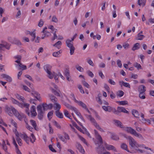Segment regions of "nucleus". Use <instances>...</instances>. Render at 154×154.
<instances>
[{
    "label": "nucleus",
    "instance_id": "obj_13",
    "mask_svg": "<svg viewBox=\"0 0 154 154\" xmlns=\"http://www.w3.org/2000/svg\"><path fill=\"white\" fill-rule=\"evenodd\" d=\"M31 94L38 100H41L40 95L38 92L35 91H32Z\"/></svg>",
    "mask_w": 154,
    "mask_h": 154
},
{
    "label": "nucleus",
    "instance_id": "obj_28",
    "mask_svg": "<svg viewBox=\"0 0 154 154\" xmlns=\"http://www.w3.org/2000/svg\"><path fill=\"white\" fill-rule=\"evenodd\" d=\"M16 98L19 100L22 101L23 102H24L25 100V98L24 97L18 94H17L16 95Z\"/></svg>",
    "mask_w": 154,
    "mask_h": 154
},
{
    "label": "nucleus",
    "instance_id": "obj_57",
    "mask_svg": "<svg viewBox=\"0 0 154 154\" xmlns=\"http://www.w3.org/2000/svg\"><path fill=\"white\" fill-rule=\"evenodd\" d=\"M16 139L18 144L20 146H21L22 144L21 139L20 137H18L16 138Z\"/></svg>",
    "mask_w": 154,
    "mask_h": 154
},
{
    "label": "nucleus",
    "instance_id": "obj_39",
    "mask_svg": "<svg viewBox=\"0 0 154 154\" xmlns=\"http://www.w3.org/2000/svg\"><path fill=\"white\" fill-rule=\"evenodd\" d=\"M64 105L66 106V107L67 108L72 110H73V109L75 107H74L71 106L70 104L66 103H64Z\"/></svg>",
    "mask_w": 154,
    "mask_h": 154
},
{
    "label": "nucleus",
    "instance_id": "obj_15",
    "mask_svg": "<svg viewBox=\"0 0 154 154\" xmlns=\"http://www.w3.org/2000/svg\"><path fill=\"white\" fill-rule=\"evenodd\" d=\"M31 124L32 125L34 129L36 131H38L39 128L37 125L35 121L33 120H31L30 121Z\"/></svg>",
    "mask_w": 154,
    "mask_h": 154
},
{
    "label": "nucleus",
    "instance_id": "obj_27",
    "mask_svg": "<svg viewBox=\"0 0 154 154\" xmlns=\"http://www.w3.org/2000/svg\"><path fill=\"white\" fill-rule=\"evenodd\" d=\"M115 123L116 124L118 127H120L121 128H123V125L122 123L119 120H115L114 121Z\"/></svg>",
    "mask_w": 154,
    "mask_h": 154
},
{
    "label": "nucleus",
    "instance_id": "obj_32",
    "mask_svg": "<svg viewBox=\"0 0 154 154\" xmlns=\"http://www.w3.org/2000/svg\"><path fill=\"white\" fill-rule=\"evenodd\" d=\"M54 103V105H55L54 106L55 109L59 111L61 108V106L57 102H55Z\"/></svg>",
    "mask_w": 154,
    "mask_h": 154
},
{
    "label": "nucleus",
    "instance_id": "obj_61",
    "mask_svg": "<svg viewBox=\"0 0 154 154\" xmlns=\"http://www.w3.org/2000/svg\"><path fill=\"white\" fill-rule=\"evenodd\" d=\"M87 62L90 65L92 66H94V64L92 61L91 59H87Z\"/></svg>",
    "mask_w": 154,
    "mask_h": 154
},
{
    "label": "nucleus",
    "instance_id": "obj_64",
    "mask_svg": "<svg viewBox=\"0 0 154 154\" xmlns=\"http://www.w3.org/2000/svg\"><path fill=\"white\" fill-rule=\"evenodd\" d=\"M95 127L97 128V129L99 130L101 132H104V130L102 129L99 126V125L97 124L95 126Z\"/></svg>",
    "mask_w": 154,
    "mask_h": 154
},
{
    "label": "nucleus",
    "instance_id": "obj_58",
    "mask_svg": "<svg viewBox=\"0 0 154 154\" xmlns=\"http://www.w3.org/2000/svg\"><path fill=\"white\" fill-rule=\"evenodd\" d=\"M49 148L50 150L54 152H56V151L53 147L51 145H49Z\"/></svg>",
    "mask_w": 154,
    "mask_h": 154
},
{
    "label": "nucleus",
    "instance_id": "obj_51",
    "mask_svg": "<svg viewBox=\"0 0 154 154\" xmlns=\"http://www.w3.org/2000/svg\"><path fill=\"white\" fill-rule=\"evenodd\" d=\"M119 110L118 109H117L116 110V109L115 108H114L113 109V112L115 114H116V115H119V116H120V112H119V111H118Z\"/></svg>",
    "mask_w": 154,
    "mask_h": 154
},
{
    "label": "nucleus",
    "instance_id": "obj_49",
    "mask_svg": "<svg viewBox=\"0 0 154 154\" xmlns=\"http://www.w3.org/2000/svg\"><path fill=\"white\" fill-rule=\"evenodd\" d=\"M119 103L120 105H125L128 104V102L127 101H119Z\"/></svg>",
    "mask_w": 154,
    "mask_h": 154
},
{
    "label": "nucleus",
    "instance_id": "obj_25",
    "mask_svg": "<svg viewBox=\"0 0 154 154\" xmlns=\"http://www.w3.org/2000/svg\"><path fill=\"white\" fill-rule=\"evenodd\" d=\"M77 101L76 103H77L79 106L82 107L83 108L85 109L87 107L86 105L82 101L78 100Z\"/></svg>",
    "mask_w": 154,
    "mask_h": 154
},
{
    "label": "nucleus",
    "instance_id": "obj_2",
    "mask_svg": "<svg viewBox=\"0 0 154 154\" xmlns=\"http://www.w3.org/2000/svg\"><path fill=\"white\" fill-rule=\"evenodd\" d=\"M11 100L13 104L17 105L21 107V108H26V112L28 115L29 116V104L25 103H20L16 100L14 99L12 97H11Z\"/></svg>",
    "mask_w": 154,
    "mask_h": 154
},
{
    "label": "nucleus",
    "instance_id": "obj_47",
    "mask_svg": "<svg viewBox=\"0 0 154 154\" xmlns=\"http://www.w3.org/2000/svg\"><path fill=\"white\" fill-rule=\"evenodd\" d=\"M50 89L52 91V92L54 93L55 95L58 96H60L59 93L52 88H51Z\"/></svg>",
    "mask_w": 154,
    "mask_h": 154
},
{
    "label": "nucleus",
    "instance_id": "obj_22",
    "mask_svg": "<svg viewBox=\"0 0 154 154\" xmlns=\"http://www.w3.org/2000/svg\"><path fill=\"white\" fill-rule=\"evenodd\" d=\"M24 121L26 123V128L30 131L32 132L33 131V130L34 129L32 127L28 124L27 121V119H24Z\"/></svg>",
    "mask_w": 154,
    "mask_h": 154
},
{
    "label": "nucleus",
    "instance_id": "obj_43",
    "mask_svg": "<svg viewBox=\"0 0 154 154\" xmlns=\"http://www.w3.org/2000/svg\"><path fill=\"white\" fill-rule=\"evenodd\" d=\"M133 135H134L135 136L140 139H142L143 138L142 136L140 134L137 133L136 131L135 132H134Z\"/></svg>",
    "mask_w": 154,
    "mask_h": 154
},
{
    "label": "nucleus",
    "instance_id": "obj_23",
    "mask_svg": "<svg viewBox=\"0 0 154 154\" xmlns=\"http://www.w3.org/2000/svg\"><path fill=\"white\" fill-rule=\"evenodd\" d=\"M132 115L134 117L137 118H139L140 115L137 111L135 109H133L132 111Z\"/></svg>",
    "mask_w": 154,
    "mask_h": 154
},
{
    "label": "nucleus",
    "instance_id": "obj_4",
    "mask_svg": "<svg viewBox=\"0 0 154 154\" xmlns=\"http://www.w3.org/2000/svg\"><path fill=\"white\" fill-rule=\"evenodd\" d=\"M41 105H39L37 107V109L38 112V118L40 120L42 119L45 111H43Z\"/></svg>",
    "mask_w": 154,
    "mask_h": 154
},
{
    "label": "nucleus",
    "instance_id": "obj_9",
    "mask_svg": "<svg viewBox=\"0 0 154 154\" xmlns=\"http://www.w3.org/2000/svg\"><path fill=\"white\" fill-rule=\"evenodd\" d=\"M47 28L46 27H45L43 30L42 31V32L44 34V36H42V39H44L46 37H48L51 34L49 32H47L45 31V29H47Z\"/></svg>",
    "mask_w": 154,
    "mask_h": 154
},
{
    "label": "nucleus",
    "instance_id": "obj_60",
    "mask_svg": "<svg viewBox=\"0 0 154 154\" xmlns=\"http://www.w3.org/2000/svg\"><path fill=\"white\" fill-rule=\"evenodd\" d=\"M52 21L55 23H57L58 22V20L55 16L54 15L52 17Z\"/></svg>",
    "mask_w": 154,
    "mask_h": 154
},
{
    "label": "nucleus",
    "instance_id": "obj_35",
    "mask_svg": "<svg viewBox=\"0 0 154 154\" xmlns=\"http://www.w3.org/2000/svg\"><path fill=\"white\" fill-rule=\"evenodd\" d=\"M111 135V138L113 140H117L119 139V138L115 134L113 133H110Z\"/></svg>",
    "mask_w": 154,
    "mask_h": 154
},
{
    "label": "nucleus",
    "instance_id": "obj_40",
    "mask_svg": "<svg viewBox=\"0 0 154 154\" xmlns=\"http://www.w3.org/2000/svg\"><path fill=\"white\" fill-rule=\"evenodd\" d=\"M133 66H134L136 67L138 70L139 69H142V68L140 65L137 63H134Z\"/></svg>",
    "mask_w": 154,
    "mask_h": 154
},
{
    "label": "nucleus",
    "instance_id": "obj_14",
    "mask_svg": "<svg viewBox=\"0 0 154 154\" xmlns=\"http://www.w3.org/2000/svg\"><path fill=\"white\" fill-rule=\"evenodd\" d=\"M77 148L83 154L85 152V150L82 145L79 143H77L76 145Z\"/></svg>",
    "mask_w": 154,
    "mask_h": 154
},
{
    "label": "nucleus",
    "instance_id": "obj_53",
    "mask_svg": "<svg viewBox=\"0 0 154 154\" xmlns=\"http://www.w3.org/2000/svg\"><path fill=\"white\" fill-rule=\"evenodd\" d=\"M19 66L21 68L22 70H25L27 69L26 66L23 65L21 63H19Z\"/></svg>",
    "mask_w": 154,
    "mask_h": 154
},
{
    "label": "nucleus",
    "instance_id": "obj_33",
    "mask_svg": "<svg viewBox=\"0 0 154 154\" xmlns=\"http://www.w3.org/2000/svg\"><path fill=\"white\" fill-rule=\"evenodd\" d=\"M89 120L95 126L98 124L96 122L95 119H94V118H93L92 116L89 119Z\"/></svg>",
    "mask_w": 154,
    "mask_h": 154
},
{
    "label": "nucleus",
    "instance_id": "obj_56",
    "mask_svg": "<svg viewBox=\"0 0 154 154\" xmlns=\"http://www.w3.org/2000/svg\"><path fill=\"white\" fill-rule=\"evenodd\" d=\"M82 83L84 86L88 88H89V84L85 80H83L82 82Z\"/></svg>",
    "mask_w": 154,
    "mask_h": 154
},
{
    "label": "nucleus",
    "instance_id": "obj_45",
    "mask_svg": "<svg viewBox=\"0 0 154 154\" xmlns=\"http://www.w3.org/2000/svg\"><path fill=\"white\" fill-rule=\"evenodd\" d=\"M54 125L57 128L59 129H61L60 125L56 121H54L53 122Z\"/></svg>",
    "mask_w": 154,
    "mask_h": 154
},
{
    "label": "nucleus",
    "instance_id": "obj_37",
    "mask_svg": "<svg viewBox=\"0 0 154 154\" xmlns=\"http://www.w3.org/2000/svg\"><path fill=\"white\" fill-rule=\"evenodd\" d=\"M47 73L48 75V77L50 79H52L54 77V76L55 75V73L53 72V73H52L51 72V71H49V72H47Z\"/></svg>",
    "mask_w": 154,
    "mask_h": 154
},
{
    "label": "nucleus",
    "instance_id": "obj_19",
    "mask_svg": "<svg viewBox=\"0 0 154 154\" xmlns=\"http://www.w3.org/2000/svg\"><path fill=\"white\" fill-rule=\"evenodd\" d=\"M117 109H118V111H119L120 112H122L125 113H128V112L123 107L118 106L117 108Z\"/></svg>",
    "mask_w": 154,
    "mask_h": 154
},
{
    "label": "nucleus",
    "instance_id": "obj_6",
    "mask_svg": "<svg viewBox=\"0 0 154 154\" xmlns=\"http://www.w3.org/2000/svg\"><path fill=\"white\" fill-rule=\"evenodd\" d=\"M94 131L96 139L98 140L100 144H102L103 143V139L101 136L98 133V131L96 130H94Z\"/></svg>",
    "mask_w": 154,
    "mask_h": 154
},
{
    "label": "nucleus",
    "instance_id": "obj_46",
    "mask_svg": "<svg viewBox=\"0 0 154 154\" xmlns=\"http://www.w3.org/2000/svg\"><path fill=\"white\" fill-rule=\"evenodd\" d=\"M76 69L79 71L83 72L84 71V69L82 67L79 66L78 65H76L75 66Z\"/></svg>",
    "mask_w": 154,
    "mask_h": 154
},
{
    "label": "nucleus",
    "instance_id": "obj_55",
    "mask_svg": "<svg viewBox=\"0 0 154 154\" xmlns=\"http://www.w3.org/2000/svg\"><path fill=\"white\" fill-rule=\"evenodd\" d=\"M69 48L70 49V54L71 55H72L73 54V53L74 52V51L75 50V48L74 46H73V47H72L70 48Z\"/></svg>",
    "mask_w": 154,
    "mask_h": 154
},
{
    "label": "nucleus",
    "instance_id": "obj_42",
    "mask_svg": "<svg viewBox=\"0 0 154 154\" xmlns=\"http://www.w3.org/2000/svg\"><path fill=\"white\" fill-rule=\"evenodd\" d=\"M145 36L143 35L140 34V33H139L137 35V40H142L145 37Z\"/></svg>",
    "mask_w": 154,
    "mask_h": 154
},
{
    "label": "nucleus",
    "instance_id": "obj_7",
    "mask_svg": "<svg viewBox=\"0 0 154 154\" xmlns=\"http://www.w3.org/2000/svg\"><path fill=\"white\" fill-rule=\"evenodd\" d=\"M10 45L5 41H2V44H0V49H2V48L4 47L6 49L9 50L10 49Z\"/></svg>",
    "mask_w": 154,
    "mask_h": 154
},
{
    "label": "nucleus",
    "instance_id": "obj_20",
    "mask_svg": "<svg viewBox=\"0 0 154 154\" xmlns=\"http://www.w3.org/2000/svg\"><path fill=\"white\" fill-rule=\"evenodd\" d=\"M56 116L58 118L62 119L63 117V116L62 113L60 112L59 111L56 110L55 112Z\"/></svg>",
    "mask_w": 154,
    "mask_h": 154
},
{
    "label": "nucleus",
    "instance_id": "obj_30",
    "mask_svg": "<svg viewBox=\"0 0 154 154\" xmlns=\"http://www.w3.org/2000/svg\"><path fill=\"white\" fill-rule=\"evenodd\" d=\"M49 96H50V99L52 102L54 103L57 102V99L55 96L52 94H50L49 95Z\"/></svg>",
    "mask_w": 154,
    "mask_h": 154
},
{
    "label": "nucleus",
    "instance_id": "obj_26",
    "mask_svg": "<svg viewBox=\"0 0 154 154\" xmlns=\"http://www.w3.org/2000/svg\"><path fill=\"white\" fill-rule=\"evenodd\" d=\"M30 141L32 143H33L36 140V138L33 133L31 134L30 137Z\"/></svg>",
    "mask_w": 154,
    "mask_h": 154
},
{
    "label": "nucleus",
    "instance_id": "obj_3",
    "mask_svg": "<svg viewBox=\"0 0 154 154\" xmlns=\"http://www.w3.org/2000/svg\"><path fill=\"white\" fill-rule=\"evenodd\" d=\"M128 139L129 140V144L131 148L135 149L136 148H138L139 144L131 136H129L128 137Z\"/></svg>",
    "mask_w": 154,
    "mask_h": 154
},
{
    "label": "nucleus",
    "instance_id": "obj_18",
    "mask_svg": "<svg viewBox=\"0 0 154 154\" xmlns=\"http://www.w3.org/2000/svg\"><path fill=\"white\" fill-rule=\"evenodd\" d=\"M44 69L47 72H49V71H51V66L49 64H46L44 66Z\"/></svg>",
    "mask_w": 154,
    "mask_h": 154
},
{
    "label": "nucleus",
    "instance_id": "obj_12",
    "mask_svg": "<svg viewBox=\"0 0 154 154\" xmlns=\"http://www.w3.org/2000/svg\"><path fill=\"white\" fill-rule=\"evenodd\" d=\"M21 137L26 141L27 143L28 144L29 143L30 138L26 134H22Z\"/></svg>",
    "mask_w": 154,
    "mask_h": 154
},
{
    "label": "nucleus",
    "instance_id": "obj_31",
    "mask_svg": "<svg viewBox=\"0 0 154 154\" xmlns=\"http://www.w3.org/2000/svg\"><path fill=\"white\" fill-rule=\"evenodd\" d=\"M140 48V44L138 43L134 44V46L132 48V50L135 51Z\"/></svg>",
    "mask_w": 154,
    "mask_h": 154
},
{
    "label": "nucleus",
    "instance_id": "obj_5",
    "mask_svg": "<svg viewBox=\"0 0 154 154\" xmlns=\"http://www.w3.org/2000/svg\"><path fill=\"white\" fill-rule=\"evenodd\" d=\"M43 108V110L45 111L48 109H51L53 107V105L51 103H50L48 105L47 103H43L42 104L39 105Z\"/></svg>",
    "mask_w": 154,
    "mask_h": 154
},
{
    "label": "nucleus",
    "instance_id": "obj_1",
    "mask_svg": "<svg viewBox=\"0 0 154 154\" xmlns=\"http://www.w3.org/2000/svg\"><path fill=\"white\" fill-rule=\"evenodd\" d=\"M6 112L11 116H12L14 115L20 120L21 121L22 117L18 111L13 107H6Z\"/></svg>",
    "mask_w": 154,
    "mask_h": 154
},
{
    "label": "nucleus",
    "instance_id": "obj_24",
    "mask_svg": "<svg viewBox=\"0 0 154 154\" xmlns=\"http://www.w3.org/2000/svg\"><path fill=\"white\" fill-rule=\"evenodd\" d=\"M121 149L125 150L129 152V151L128 149V146L127 144L125 143H122L120 146Z\"/></svg>",
    "mask_w": 154,
    "mask_h": 154
},
{
    "label": "nucleus",
    "instance_id": "obj_16",
    "mask_svg": "<svg viewBox=\"0 0 154 154\" xmlns=\"http://www.w3.org/2000/svg\"><path fill=\"white\" fill-rule=\"evenodd\" d=\"M105 147L108 150H113L114 151H116V149L115 147L112 145H109L107 144L106 143H105Z\"/></svg>",
    "mask_w": 154,
    "mask_h": 154
},
{
    "label": "nucleus",
    "instance_id": "obj_11",
    "mask_svg": "<svg viewBox=\"0 0 154 154\" xmlns=\"http://www.w3.org/2000/svg\"><path fill=\"white\" fill-rule=\"evenodd\" d=\"M125 131L128 133L133 134L134 132H135V131L131 127H126L124 128Z\"/></svg>",
    "mask_w": 154,
    "mask_h": 154
},
{
    "label": "nucleus",
    "instance_id": "obj_21",
    "mask_svg": "<svg viewBox=\"0 0 154 154\" xmlns=\"http://www.w3.org/2000/svg\"><path fill=\"white\" fill-rule=\"evenodd\" d=\"M66 43L67 46L69 48L72 47L73 46V42H71L70 40L67 39L66 41Z\"/></svg>",
    "mask_w": 154,
    "mask_h": 154
},
{
    "label": "nucleus",
    "instance_id": "obj_48",
    "mask_svg": "<svg viewBox=\"0 0 154 154\" xmlns=\"http://www.w3.org/2000/svg\"><path fill=\"white\" fill-rule=\"evenodd\" d=\"M53 114V111H51L50 112H49L47 115V116L48 117V118L49 120H50L52 118V117L51 116H52Z\"/></svg>",
    "mask_w": 154,
    "mask_h": 154
},
{
    "label": "nucleus",
    "instance_id": "obj_17",
    "mask_svg": "<svg viewBox=\"0 0 154 154\" xmlns=\"http://www.w3.org/2000/svg\"><path fill=\"white\" fill-rule=\"evenodd\" d=\"M146 91V87L143 85L139 86V91L140 93H143Z\"/></svg>",
    "mask_w": 154,
    "mask_h": 154
},
{
    "label": "nucleus",
    "instance_id": "obj_62",
    "mask_svg": "<svg viewBox=\"0 0 154 154\" xmlns=\"http://www.w3.org/2000/svg\"><path fill=\"white\" fill-rule=\"evenodd\" d=\"M108 82L112 85H115L116 84V82L113 80L110 79H109Z\"/></svg>",
    "mask_w": 154,
    "mask_h": 154
},
{
    "label": "nucleus",
    "instance_id": "obj_44",
    "mask_svg": "<svg viewBox=\"0 0 154 154\" xmlns=\"http://www.w3.org/2000/svg\"><path fill=\"white\" fill-rule=\"evenodd\" d=\"M124 94V92L122 91H119L117 93V95L119 97H122Z\"/></svg>",
    "mask_w": 154,
    "mask_h": 154
},
{
    "label": "nucleus",
    "instance_id": "obj_34",
    "mask_svg": "<svg viewBox=\"0 0 154 154\" xmlns=\"http://www.w3.org/2000/svg\"><path fill=\"white\" fill-rule=\"evenodd\" d=\"M2 76L3 78H6L7 81L10 82H11L12 81L11 78L9 75L5 74H3L2 75Z\"/></svg>",
    "mask_w": 154,
    "mask_h": 154
},
{
    "label": "nucleus",
    "instance_id": "obj_52",
    "mask_svg": "<svg viewBox=\"0 0 154 154\" xmlns=\"http://www.w3.org/2000/svg\"><path fill=\"white\" fill-rule=\"evenodd\" d=\"M87 73L88 75L91 78H92L94 76V75L92 72L90 70H88L87 71Z\"/></svg>",
    "mask_w": 154,
    "mask_h": 154
},
{
    "label": "nucleus",
    "instance_id": "obj_38",
    "mask_svg": "<svg viewBox=\"0 0 154 154\" xmlns=\"http://www.w3.org/2000/svg\"><path fill=\"white\" fill-rule=\"evenodd\" d=\"M61 42L60 41H58L55 44H54L53 46L57 48L58 49H59L60 48V45H61Z\"/></svg>",
    "mask_w": 154,
    "mask_h": 154
},
{
    "label": "nucleus",
    "instance_id": "obj_63",
    "mask_svg": "<svg viewBox=\"0 0 154 154\" xmlns=\"http://www.w3.org/2000/svg\"><path fill=\"white\" fill-rule=\"evenodd\" d=\"M11 122L12 125L15 127L16 128H17V123L13 119L11 120Z\"/></svg>",
    "mask_w": 154,
    "mask_h": 154
},
{
    "label": "nucleus",
    "instance_id": "obj_10",
    "mask_svg": "<svg viewBox=\"0 0 154 154\" xmlns=\"http://www.w3.org/2000/svg\"><path fill=\"white\" fill-rule=\"evenodd\" d=\"M102 108L106 111H108L109 112H113V109L114 108H113L110 106H102Z\"/></svg>",
    "mask_w": 154,
    "mask_h": 154
},
{
    "label": "nucleus",
    "instance_id": "obj_29",
    "mask_svg": "<svg viewBox=\"0 0 154 154\" xmlns=\"http://www.w3.org/2000/svg\"><path fill=\"white\" fill-rule=\"evenodd\" d=\"M146 0H138V4L140 6L142 5L143 6H144L145 5Z\"/></svg>",
    "mask_w": 154,
    "mask_h": 154
},
{
    "label": "nucleus",
    "instance_id": "obj_36",
    "mask_svg": "<svg viewBox=\"0 0 154 154\" xmlns=\"http://www.w3.org/2000/svg\"><path fill=\"white\" fill-rule=\"evenodd\" d=\"M63 112L64 115L65 116L69 118V119H71L70 118L71 116L69 114V112L66 109H64L63 111Z\"/></svg>",
    "mask_w": 154,
    "mask_h": 154
},
{
    "label": "nucleus",
    "instance_id": "obj_59",
    "mask_svg": "<svg viewBox=\"0 0 154 154\" xmlns=\"http://www.w3.org/2000/svg\"><path fill=\"white\" fill-rule=\"evenodd\" d=\"M78 87L81 93L82 94H84L85 92L83 90V89L82 86L81 85H79Z\"/></svg>",
    "mask_w": 154,
    "mask_h": 154
},
{
    "label": "nucleus",
    "instance_id": "obj_41",
    "mask_svg": "<svg viewBox=\"0 0 154 154\" xmlns=\"http://www.w3.org/2000/svg\"><path fill=\"white\" fill-rule=\"evenodd\" d=\"M61 53V51L60 50L56 52H54L52 54L53 56L55 57H58L60 56V54Z\"/></svg>",
    "mask_w": 154,
    "mask_h": 154
},
{
    "label": "nucleus",
    "instance_id": "obj_8",
    "mask_svg": "<svg viewBox=\"0 0 154 154\" xmlns=\"http://www.w3.org/2000/svg\"><path fill=\"white\" fill-rule=\"evenodd\" d=\"M30 112L32 116H35L37 115V113L35 110V106H32L30 108Z\"/></svg>",
    "mask_w": 154,
    "mask_h": 154
},
{
    "label": "nucleus",
    "instance_id": "obj_50",
    "mask_svg": "<svg viewBox=\"0 0 154 154\" xmlns=\"http://www.w3.org/2000/svg\"><path fill=\"white\" fill-rule=\"evenodd\" d=\"M72 110L74 111L76 114L79 117L81 115V113L78 112V109L75 107Z\"/></svg>",
    "mask_w": 154,
    "mask_h": 154
},
{
    "label": "nucleus",
    "instance_id": "obj_54",
    "mask_svg": "<svg viewBox=\"0 0 154 154\" xmlns=\"http://www.w3.org/2000/svg\"><path fill=\"white\" fill-rule=\"evenodd\" d=\"M49 127V133L50 134H52L53 133V129L52 128L50 123H49L48 125Z\"/></svg>",
    "mask_w": 154,
    "mask_h": 154
}]
</instances>
